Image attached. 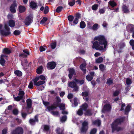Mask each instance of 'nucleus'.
<instances>
[{
    "instance_id": "nucleus-3",
    "label": "nucleus",
    "mask_w": 134,
    "mask_h": 134,
    "mask_svg": "<svg viewBox=\"0 0 134 134\" xmlns=\"http://www.w3.org/2000/svg\"><path fill=\"white\" fill-rule=\"evenodd\" d=\"M4 28V30H0V33L3 36H6L9 35L11 33L10 28L7 24H5Z\"/></svg>"
},
{
    "instance_id": "nucleus-10",
    "label": "nucleus",
    "mask_w": 134,
    "mask_h": 134,
    "mask_svg": "<svg viewBox=\"0 0 134 134\" xmlns=\"http://www.w3.org/2000/svg\"><path fill=\"white\" fill-rule=\"evenodd\" d=\"M88 122L85 121L82 124V127L81 129V132H86L88 128Z\"/></svg>"
},
{
    "instance_id": "nucleus-20",
    "label": "nucleus",
    "mask_w": 134,
    "mask_h": 134,
    "mask_svg": "<svg viewBox=\"0 0 134 134\" xmlns=\"http://www.w3.org/2000/svg\"><path fill=\"white\" fill-rule=\"evenodd\" d=\"M5 56L3 55H1L0 63L3 66H4V64L5 62V60L3 58V57Z\"/></svg>"
},
{
    "instance_id": "nucleus-60",
    "label": "nucleus",
    "mask_w": 134,
    "mask_h": 134,
    "mask_svg": "<svg viewBox=\"0 0 134 134\" xmlns=\"http://www.w3.org/2000/svg\"><path fill=\"white\" fill-rule=\"evenodd\" d=\"M99 68L100 70L102 71H103L105 67L104 66L103 64H100L99 65Z\"/></svg>"
},
{
    "instance_id": "nucleus-31",
    "label": "nucleus",
    "mask_w": 134,
    "mask_h": 134,
    "mask_svg": "<svg viewBox=\"0 0 134 134\" xmlns=\"http://www.w3.org/2000/svg\"><path fill=\"white\" fill-rule=\"evenodd\" d=\"M26 9L25 7L23 6L20 5L19 7V12L20 13L24 12Z\"/></svg>"
},
{
    "instance_id": "nucleus-30",
    "label": "nucleus",
    "mask_w": 134,
    "mask_h": 134,
    "mask_svg": "<svg viewBox=\"0 0 134 134\" xmlns=\"http://www.w3.org/2000/svg\"><path fill=\"white\" fill-rule=\"evenodd\" d=\"M56 107L54 105H52L47 107V109L49 111L52 110L56 109Z\"/></svg>"
},
{
    "instance_id": "nucleus-11",
    "label": "nucleus",
    "mask_w": 134,
    "mask_h": 134,
    "mask_svg": "<svg viewBox=\"0 0 134 134\" xmlns=\"http://www.w3.org/2000/svg\"><path fill=\"white\" fill-rule=\"evenodd\" d=\"M59 107L60 110H62V114H68V112L64 110L65 108V104L63 103H60L59 105Z\"/></svg>"
},
{
    "instance_id": "nucleus-33",
    "label": "nucleus",
    "mask_w": 134,
    "mask_h": 134,
    "mask_svg": "<svg viewBox=\"0 0 134 134\" xmlns=\"http://www.w3.org/2000/svg\"><path fill=\"white\" fill-rule=\"evenodd\" d=\"M93 111L91 110H87L85 113V115H86L90 116L92 115Z\"/></svg>"
},
{
    "instance_id": "nucleus-27",
    "label": "nucleus",
    "mask_w": 134,
    "mask_h": 134,
    "mask_svg": "<svg viewBox=\"0 0 134 134\" xmlns=\"http://www.w3.org/2000/svg\"><path fill=\"white\" fill-rule=\"evenodd\" d=\"M108 4L112 7H114L116 5V3L113 0L110 1L109 2Z\"/></svg>"
},
{
    "instance_id": "nucleus-44",
    "label": "nucleus",
    "mask_w": 134,
    "mask_h": 134,
    "mask_svg": "<svg viewBox=\"0 0 134 134\" xmlns=\"http://www.w3.org/2000/svg\"><path fill=\"white\" fill-rule=\"evenodd\" d=\"M98 4H94L92 7L93 10H96L98 8Z\"/></svg>"
},
{
    "instance_id": "nucleus-55",
    "label": "nucleus",
    "mask_w": 134,
    "mask_h": 134,
    "mask_svg": "<svg viewBox=\"0 0 134 134\" xmlns=\"http://www.w3.org/2000/svg\"><path fill=\"white\" fill-rule=\"evenodd\" d=\"M23 52L24 53L26 54L25 55L26 57L29 55V51L26 49H24L23 50Z\"/></svg>"
},
{
    "instance_id": "nucleus-23",
    "label": "nucleus",
    "mask_w": 134,
    "mask_h": 134,
    "mask_svg": "<svg viewBox=\"0 0 134 134\" xmlns=\"http://www.w3.org/2000/svg\"><path fill=\"white\" fill-rule=\"evenodd\" d=\"M68 18L70 23V25L71 26L74 25L71 24V22L74 19V17L71 15H70L68 16Z\"/></svg>"
},
{
    "instance_id": "nucleus-37",
    "label": "nucleus",
    "mask_w": 134,
    "mask_h": 134,
    "mask_svg": "<svg viewBox=\"0 0 134 134\" xmlns=\"http://www.w3.org/2000/svg\"><path fill=\"white\" fill-rule=\"evenodd\" d=\"M67 118V116L64 115L60 118V121L62 122H65Z\"/></svg>"
},
{
    "instance_id": "nucleus-5",
    "label": "nucleus",
    "mask_w": 134,
    "mask_h": 134,
    "mask_svg": "<svg viewBox=\"0 0 134 134\" xmlns=\"http://www.w3.org/2000/svg\"><path fill=\"white\" fill-rule=\"evenodd\" d=\"M88 107L87 104L85 103H84L80 107V109L77 112V114L80 116L82 115L83 113V111H86Z\"/></svg>"
},
{
    "instance_id": "nucleus-9",
    "label": "nucleus",
    "mask_w": 134,
    "mask_h": 134,
    "mask_svg": "<svg viewBox=\"0 0 134 134\" xmlns=\"http://www.w3.org/2000/svg\"><path fill=\"white\" fill-rule=\"evenodd\" d=\"M76 82L74 81L70 82L69 83H68L69 87L74 88L73 90L74 91H77L78 90V87L76 85Z\"/></svg>"
},
{
    "instance_id": "nucleus-15",
    "label": "nucleus",
    "mask_w": 134,
    "mask_h": 134,
    "mask_svg": "<svg viewBox=\"0 0 134 134\" xmlns=\"http://www.w3.org/2000/svg\"><path fill=\"white\" fill-rule=\"evenodd\" d=\"M126 30L128 32L132 33L134 31V26L131 24H129L126 27Z\"/></svg>"
},
{
    "instance_id": "nucleus-40",
    "label": "nucleus",
    "mask_w": 134,
    "mask_h": 134,
    "mask_svg": "<svg viewBox=\"0 0 134 134\" xmlns=\"http://www.w3.org/2000/svg\"><path fill=\"white\" fill-rule=\"evenodd\" d=\"M123 11L125 13H127L129 12V10L127 7L125 5H124L122 7Z\"/></svg>"
},
{
    "instance_id": "nucleus-2",
    "label": "nucleus",
    "mask_w": 134,
    "mask_h": 134,
    "mask_svg": "<svg viewBox=\"0 0 134 134\" xmlns=\"http://www.w3.org/2000/svg\"><path fill=\"white\" fill-rule=\"evenodd\" d=\"M125 117H122L120 119H116L111 125V127L112 129V132H113L115 131H117L121 130L122 129L118 126V125L120 124L124 120Z\"/></svg>"
},
{
    "instance_id": "nucleus-64",
    "label": "nucleus",
    "mask_w": 134,
    "mask_h": 134,
    "mask_svg": "<svg viewBox=\"0 0 134 134\" xmlns=\"http://www.w3.org/2000/svg\"><path fill=\"white\" fill-rule=\"evenodd\" d=\"M119 93V91H115L113 93V96H116L118 95Z\"/></svg>"
},
{
    "instance_id": "nucleus-63",
    "label": "nucleus",
    "mask_w": 134,
    "mask_h": 134,
    "mask_svg": "<svg viewBox=\"0 0 134 134\" xmlns=\"http://www.w3.org/2000/svg\"><path fill=\"white\" fill-rule=\"evenodd\" d=\"M33 83L31 81L30 82L28 86V87L30 88H31L33 87Z\"/></svg>"
},
{
    "instance_id": "nucleus-12",
    "label": "nucleus",
    "mask_w": 134,
    "mask_h": 134,
    "mask_svg": "<svg viewBox=\"0 0 134 134\" xmlns=\"http://www.w3.org/2000/svg\"><path fill=\"white\" fill-rule=\"evenodd\" d=\"M69 77L70 79H71L72 77H75L76 76L75 71L74 69L72 68H70L69 69Z\"/></svg>"
},
{
    "instance_id": "nucleus-58",
    "label": "nucleus",
    "mask_w": 134,
    "mask_h": 134,
    "mask_svg": "<svg viewBox=\"0 0 134 134\" xmlns=\"http://www.w3.org/2000/svg\"><path fill=\"white\" fill-rule=\"evenodd\" d=\"M44 88V86L43 85L38 87L37 88V89L39 91H42Z\"/></svg>"
},
{
    "instance_id": "nucleus-46",
    "label": "nucleus",
    "mask_w": 134,
    "mask_h": 134,
    "mask_svg": "<svg viewBox=\"0 0 134 134\" xmlns=\"http://www.w3.org/2000/svg\"><path fill=\"white\" fill-rule=\"evenodd\" d=\"M126 83L127 85H130L132 83L131 80L129 78H127L126 79Z\"/></svg>"
},
{
    "instance_id": "nucleus-28",
    "label": "nucleus",
    "mask_w": 134,
    "mask_h": 134,
    "mask_svg": "<svg viewBox=\"0 0 134 134\" xmlns=\"http://www.w3.org/2000/svg\"><path fill=\"white\" fill-rule=\"evenodd\" d=\"M3 53L6 54H9L11 53V51L9 49L6 48L3 49Z\"/></svg>"
},
{
    "instance_id": "nucleus-19",
    "label": "nucleus",
    "mask_w": 134,
    "mask_h": 134,
    "mask_svg": "<svg viewBox=\"0 0 134 134\" xmlns=\"http://www.w3.org/2000/svg\"><path fill=\"white\" fill-rule=\"evenodd\" d=\"M16 4L15 3H14L12 4L10 7V11L12 13H15L16 12V10L15 7H16Z\"/></svg>"
},
{
    "instance_id": "nucleus-47",
    "label": "nucleus",
    "mask_w": 134,
    "mask_h": 134,
    "mask_svg": "<svg viewBox=\"0 0 134 134\" xmlns=\"http://www.w3.org/2000/svg\"><path fill=\"white\" fill-rule=\"evenodd\" d=\"M113 83V80L111 78H109V79H108L107 80V83L109 85Z\"/></svg>"
},
{
    "instance_id": "nucleus-22",
    "label": "nucleus",
    "mask_w": 134,
    "mask_h": 134,
    "mask_svg": "<svg viewBox=\"0 0 134 134\" xmlns=\"http://www.w3.org/2000/svg\"><path fill=\"white\" fill-rule=\"evenodd\" d=\"M99 27L97 24H94L92 27H90L89 28L93 30H97L99 28Z\"/></svg>"
},
{
    "instance_id": "nucleus-42",
    "label": "nucleus",
    "mask_w": 134,
    "mask_h": 134,
    "mask_svg": "<svg viewBox=\"0 0 134 134\" xmlns=\"http://www.w3.org/2000/svg\"><path fill=\"white\" fill-rule=\"evenodd\" d=\"M130 44L132 47V49L134 50V40L132 39L130 41Z\"/></svg>"
},
{
    "instance_id": "nucleus-36",
    "label": "nucleus",
    "mask_w": 134,
    "mask_h": 134,
    "mask_svg": "<svg viewBox=\"0 0 134 134\" xmlns=\"http://www.w3.org/2000/svg\"><path fill=\"white\" fill-rule=\"evenodd\" d=\"M43 67L42 66H40L37 69L36 72L38 74H41L42 72Z\"/></svg>"
},
{
    "instance_id": "nucleus-21",
    "label": "nucleus",
    "mask_w": 134,
    "mask_h": 134,
    "mask_svg": "<svg viewBox=\"0 0 134 134\" xmlns=\"http://www.w3.org/2000/svg\"><path fill=\"white\" fill-rule=\"evenodd\" d=\"M86 64L85 63L82 64L80 66V68L83 72L84 74L86 72V70L85 69Z\"/></svg>"
},
{
    "instance_id": "nucleus-61",
    "label": "nucleus",
    "mask_w": 134,
    "mask_h": 134,
    "mask_svg": "<svg viewBox=\"0 0 134 134\" xmlns=\"http://www.w3.org/2000/svg\"><path fill=\"white\" fill-rule=\"evenodd\" d=\"M51 113L54 115H58L59 114L58 112L57 111H52Z\"/></svg>"
},
{
    "instance_id": "nucleus-6",
    "label": "nucleus",
    "mask_w": 134,
    "mask_h": 134,
    "mask_svg": "<svg viewBox=\"0 0 134 134\" xmlns=\"http://www.w3.org/2000/svg\"><path fill=\"white\" fill-rule=\"evenodd\" d=\"M23 130L22 127H18L15 130L12 131L10 134H23Z\"/></svg>"
},
{
    "instance_id": "nucleus-25",
    "label": "nucleus",
    "mask_w": 134,
    "mask_h": 134,
    "mask_svg": "<svg viewBox=\"0 0 134 134\" xmlns=\"http://www.w3.org/2000/svg\"><path fill=\"white\" fill-rule=\"evenodd\" d=\"M64 129H61L60 128L58 127L56 130L57 132L58 133V134H64L63 132Z\"/></svg>"
},
{
    "instance_id": "nucleus-51",
    "label": "nucleus",
    "mask_w": 134,
    "mask_h": 134,
    "mask_svg": "<svg viewBox=\"0 0 134 134\" xmlns=\"http://www.w3.org/2000/svg\"><path fill=\"white\" fill-rule=\"evenodd\" d=\"M47 20V19L46 17H44L40 22L41 24H44Z\"/></svg>"
},
{
    "instance_id": "nucleus-50",
    "label": "nucleus",
    "mask_w": 134,
    "mask_h": 134,
    "mask_svg": "<svg viewBox=\"0 0 134 134\" xmlns=\"http://www.w3.org/2000/svg\"><path fill=\"white\" fill-rule=\"evenodd\" d=\"M24 63L23 62L21 61V64L24 67H25L27 64V61L26 59L24 60Z\"/></svg>"
},
{
    "instance_id": "nucleus-59",
    "label": "nucleus",
    "mask_w": 134,
    "mask_h": 134,
    "mask_svg": "<svg viewBox=\"0 0 134 134\" xmlns=\"http://www.w3.org/2000/svg\"><path fill=\"white\" fill-rule=\"evenodd\" d=\"M7 130L8 129L7 128L4 129L2 131V134H6L7 132Z\"/></svg>"
},
{
    "instance_id": "nucleus-39",
    "label": "nucleus",
    "mask_w": 134,
    "mask_h": 134,
    "mask_svg": "<svg viewBox=\"0 0 134 134\" xmlns=\"http://www.w3.org/2000/svg\"><path fill=\"white\" fill-rule=\"evenodd\" d=\"M44 131H48L50 129V126L48 125H44L43 126Z\"/></svg>"
},
{
    "instance_id": "nucleus-7",
    "label": "nucleus",
    "mask_w": 134,
    "mask_h": 134,
    "mask_svg": "<svg viewBox=\"0 0 134 134\" xmlns=\"http://www.w3.org/2000/svg\"><path fill=\"white\" fill-rule=\"evenodd\" d=\"M33 17L32 15H29L25 19L24 23L26 25H30L32 22Z\"/></svg>"
},
{
    "instance_id": "nucleus-56",
    "label": "nucleus",
    "mask_w": 134,
    "mask_h": 134,
    "mask_svg": "<svg viewBox=\"0 0 134 134\" xmlns=\"http://www.w3.org/2000/svg\"><path fill=\"white\" fill-rule=\"evenodd\" d=\"M97 132V129L94 128L92 129L91 131L90 134H95Z\"/></svg>"
},
{
    "instance_id": "nucleus-57",
    "label": "nucleus",
    "mask_w": 134,
    "mask_h": 134,
    "mask_svg": "<svg viewBox=\"0 0 134 134\" xmlns=\"http://www.w3.org/2000/svg\"><path fill=\"white\" fill-rule=\"evenodd\" d=\"M46 48V47L40 46V52H43L45 50Z\"/></svg>"
},
{
    "instance_id": "nucleus-35",
    "label": "nucleus",
    "mask_w": 134,
    "mask_h": 134,
    "mask_svg": "<svg viewBox=\"0 0 134 134\" xmlns=\"http://www.w3.org/2000/svg\"><path fill=\"white\" fill-rule=\"evenodd\" d=\"M74 81H75L77 83H78L80 85H82L84 82V81L83 80H79L75 79Z\"/></svg>"
},
{
    "instance_id": "nucleus-17",
    "label": "nucleus",
    "mask_w": 134,
    "mask_h": 134,
    "mask_svg": "<svg viewBox=\"0 0 134 134\" xmlns=\"http://www.w3.org/2000/svg\"><path fill=\"white\" fill-rule=\"evenodd\" d=\"M125 46V45L124 43H121L118 45V46H116L117 48L116 49L117 50L118 52H121V51L119 50L124 47Z\"/></svg>"
},
{
    "instance_id": "nucleus-32",
    "label": "nucleus",
    "mask_w": 134,
    "mask_h": 134,
    "mask_svg": "<svg viewBox=\"0 0 134 134\" xmlns=\"http://www.w3.org/2000/svg\"><path fill=\"white\" fill-rule=\"evenodd\" d=\"M75 0H69L68 4L70 6H72L75 4Z\"/></svg>"
},
{
    "instance_id": "nucleus-41",
    "label": "nucleus",
    "mask_w": 134,
    "mask_h": 134,
    "mask_svg": "<svg viewBox=\"0 0 134 134\" xmlns=\"http://www.w3.org/2000/svg\"><path fill=\"white\" fill-rule=\"evenodd\" d=\"M80 28L82 29L85 28L86 26V24L84 21H81L80 23Z\"/></svg>"
},
{
    "instance_id": "nucleus-45",
    "label": "nucleus",
    "mask_w": 134,
    "mask_h": 134,
    "mask_svg": "<svg viewBox=\"0 0 134 134\" xmlns=\"http://www.w3.org/2000/svg\"><path fill=\"white\" fill-rule=\"evenodd\" d=\"M86 79L88 81H91L93 79V77L91 75H88L86 76Z\"/></svg>"
},
{
    "instance_id": "nucleus-48",
    "label": "nucleus",
    "mask_w": 134,
    "mask_h": 134,
    "mask_svg": "<svg viewBox=\"0 0 134 134\" xmlns=\"http://www.w3.org/2000/svg\"><path fill=\"white\" fill-rule=\"evenodd\" d=\"M38 77L39 79L44 81L46 80V77L45 76L43 75H41L39 77Z\"/></svg>"
},
{
    "instance_id": "nucleus-62",
    "label": "nucleus",
    "mask_w": 134,
    "mask_h": 134,
    "mask_svg": "<svg viewBox=\"0 0 134 134\" xmlns=\"http://www.w3.org/2000/svg\"><path fill=\"white\" fill-rule=\"evenodd\" d=\"M48 6H46L45 7L44 10V12L45 14H46L48 13Z\"/></svg>"
},
{
    "instance_id": "nucleus-29",
    "label": "nucleus",
    "mask_w": 134,
    "mask_h": 134,
    "mask_svg": "<svg viewBox=\"0 0 134 134\" xmlns=\"http://www.w3.org/2000/svg\"><path fill=\"white\" fill-rule=\"evenodd\" d=\"M9 26L11 27H14L15 24L14 21L13 20H10L9 22Z\"/></svg>"
},
{
    "instance_id": "nucleus-54",
    "label": "nucleus",
    "mask_w": 134,
    "mask_h": 134,
    "mask_svg": "<svg viewBox=\"0 0 134 134\" xmlns=\"http://www.w3.org/2000/svg\"><path fill=\"white\" fill-rule=\"evenodd\" d=\"M51 47L52 49H54L56 46V43L55 42H53L51 44Z\"/></svg>"
},
{
    "instance_id": "nucleus-8",
    "label": "nucleus",
    "mask_w": 134,
    "mask_h": 134,
    "mask_svg": "<svg viewBox=\"0 0 134 134\" xmlns=\"http://www.w3.org/2000/svg\"><path fill=\"white\" fill-rule=\"evenodd\" d=\"M38 77H36L33 80L34 81V85L39 87L41 85L44 84L45 82L44 81L39 80Z\"/></svg>"
},
{
    "instance_id": "nucleus-16",
    "label": "nucleus",
    "mask_w": 134,
    "mask_h": 134,
    "mask_svg": "<svg viewBox=\"0 0 134 134\" xmlns=\"http://www.w3.org/2000/svg\"><path fill=\"white\" fill-rule=\"evenodd\" d=\"M37 115H35V117L34 119H30L29 120L30 124L32 125H34L36 122H38V119Z\"/></svg>"
},
{
    "instance_id": "nucleus-26",
    "label": "nucleus",
    "mask_w": 134,
    "mask_h": 134,
    "mask_svg": "<svg viewBox=\"0 0 134 134\" xmlns=\"http://www.w3.org/2000/svg\"><path fill=\"white\" fill-rule=\"evenodd\" d=\"M130 105H128L126 108L125 110V114H127L130 111Z\"/></svg>"
},
{
    "instance_id": "nucleus-34",
    "label": "nucleus",
    "mask_w": 134,
    "mask_h": 134,
    "mask_svg": "<svg viewBox=\"0 0 134 134\" xmlns=\"http://www.w3.org/2000/svg\"><path fill=\"white\" fill-rule=\"evenodd\" d=\"M101 124V121L100 120H98L95 121L93 122V124L94 125H97L99 126Z\"/></svg>"
},
{
    "instance_id": "nucleus-1",
    "label": "nucleus",
    "mask_w": 134,
    "mask_h": 134,
    "mask_svg": "<svg viewBox=\"0 0 134 134\" xmlns=\"http://www.w3.org/2000/svg\"><path fill=\"white\" fill-rule=\"evenodd\" d=\"M94 39L98 41H95L94 42L92 46L93 48L101 51L104 50L106 48L107 43L104 36L100 35L95 37Z\"/></svg>"
},
{
    "instance_id": "nucleus-18",
    "label": "nucleus",
    "mask_w": 134,
    "mask_h": 134,
    "mask_svg": "<svg viewBox=\"0 0 134 134\" xmlns=\"http://www.w3.org/2000/svg\"><path fill=\"white\" fill-rule=\"evenodd\" d=\"M30 7L32 9H35L37 8L38 5L34 1H31L30 3Z\"/></svg>"
},
{
    "instance_id": "nucleus-24",
    "label": "nucleus",
    "mask_w": 134,
    "mask_h": 134,
    "mask_svg": "<svg viewBox=\"0 0 134 134\" xmlns=\"http://www.w3.org/2000/svg\"><path fill=\"white\" fill-rule=\"evenodd\" d=\"M27 107L28 108H30L32 106V101L30 99H27L26 101Z\"/></svg>"
},
{
    "instance_id": "nucleus-52",
    "label": "nucleus",
    "mask_w": 134,
    "mask_h": 134,
    "mask_svg": "<svg viewBox=\"0 0 134 134\" xmlns=\"http://www.w3.org/2000/svg\"><path fill=\"white\" fill-rule=\"evenodd\" d=\"M21 32L19 30H15L14 32V34L15 35H18L20 34Z\"/></svg>"
},
{
    "instance_id": "nucleus-13",
    "label": "nucleus",
    "mask_w": 134,
    "mask_h": 134,
    "mask_svg": "<svg viewBox=\"0 0 134 134\" xmlns=\"http://www.w3.org/2000/svg\"><path fill=\"white\" fill-rule=\"evenodd\" d=\"M111 109V107L110 105L109 104H107L105 105L104 106L103 109L102 110L103 113H105L106 111H110Z\"/></svg>"
},
{
    "instance_id": "nucleus-4",
    "label": "nucleus",
    "mask_w": 134,
    "mask_h": 134,
    "mask_svg": "<svg viewBox=\"0 0 134 134\" xmlns=\"http://www.w3.org/2000/svg\"><path fill=\"white\" fill-rule=\"evenodd\" d=\"M18 96L16 97H15V95H13V97L15 100L18 101L22 99L25 94V93L24 91L22 90L21 89H19V90Z\"/></svg>"
},
{
    "instance_id": "nucleus-43",
    "label": "nucleus",
    "mask_w": 134,
    "mask_h": 134,
    "mask_svg": "<svg viewBox=\"0 0 134 134\" xmlns=\"http://www.w3.org/2000/svg\"><path fill=\"white\" fill-rule=\"evenodd\" d=\"M103 60V58L102 57H100L96 60L97 63H101Z\"/></svg>"
},
{
    "instance_id": "nucleus-53",
    "label": "nucleus",
    "mask_w": 134,
    "mask_h": 134,
    "mask_svg": "<svg viewBox=\"0 0 134 134\" xmlns=\"http://www.w3.org/2000/svg\"><path fill=\"white\" fill-rule=\"evenodd\" d=\"M120 105H121V111H122L124 110V108L125 106V104L122 102Z\"/></svg>"
},
{
    "instance_id": "nucleus-38",
    "label": "nucleus",
    "mask_w": 134,
    "mask_h": 134,
    "mask_svg": "<svg viewBox=\"0 0 134 134\" xmlns=\"http://www.w3.org/2000/svg\"><path fill=\"white\" fill-rule=\"evenodd\" d=\"M14 73L16 75L19 76H21L22 74L21 72L19 70L15 71Z\"/></svg>"
},
{
    "instance_id": "nucleus-14",
    "label": "nucleus",
    "mask_w": 134,
    "mask_h": 134,
    "mask_svg": "<svg viewBox=\"0 0 134 134\" xmlns=\"http://www.w3.org/2000/svg\"><path fill=\"white\" fill-rule=\"evenodd\" d=\"M56 64L54 62H52L48 63L47 65V68L49 69H53L56 66Z\"/></svg>"
},
{
    "instance_id": "nucleus-49",
    "label": "nucleus",
    "mask_w": 134,
    "mask_h": 134,
    "mask_svg": "<svg viewBox=\"0 0 134 134\" xmlns=\"http://www.w3.org/2000/svg\"><path fill=\"white\" fill-rule=\"evenodd\" d=\"M63 9V7L62 6H59L56 9V12L58 13H59Z\"/></svg>"
}]
</instances>
